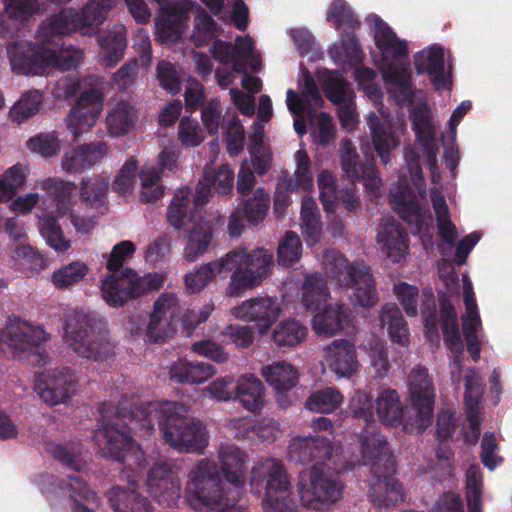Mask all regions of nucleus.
Wrapping results in <instances>:
<instances>
[{
	"label": "nucleus",
	"mask_w": 512,
	"mask_h": 512,
	"mask_svg": "<svg viewBox=\"0 0 512 512\" xmlns=\"http://www.w3.org/2000/svg\"><path fill=\"white\" fill-rule=\"evenodd\" d=\"M99 412V427L93 434L98 453L130 468H141L145 461L132 433L140 431L142 436H150L156 424L165 442L179 452L202 454L208 445L206 427L187 418L188 408L183 403L149 402L127 409L104 402Z\"/></svg>",
	"instance_id": "1"
},
{
	"label": "nucleus",
	"mask_w": 512,
	"mask_h": 512,
	"mask_svg": "<svg viewBox=\"0 0 512 512\" xmlns=\"http://www.w3.org/2000/svg\"><path fill=\"white\" fill-rule=\"evenodd\" d=\"M218 460L220 466L203 458L191 470L186 486L189 504L211 512H246L236 503L244 494L247 454L234 444H221Z\"/></svg>",
	"instance_id": "2"
},
{
	"label": "nucleus",
	"mask_w": 512,
	"mask_h": 512,
	"mask_svg": "<svg viewBox=\"0 0 512 512\" xmlns=\"http://www.w3.org/2000/svg\"><path fill=\"white\" fill-rule=\"evenodd\" d=\"M65 34H39L35 41H18L7 47L13 71L23 75H41L48 68L75 69L83 59L80 49L68 47Z\"/></svg>",
	"instance_id": "3"
},
{
	"label": "nucleus",
	"mask_w": 512,
	"mask_h": 512,
	"mask_svg": "<svg viewBox=\"0 0 512 512\" xmlns=\"http://www.w3.org/2000/svg\"><path fill=\"white\" fill-rule=\"evenodd\" d=\"M136 246L132 241L123 240L112 248L106 267L109 273L101 282V293L105 302L114 308L124 306L147 292L158 290L163 279L158 274L140 276L131 268L123 269L125 261L132 257Z\"/></svg>",
	"instance_id": "4"
},
{
	"label": "nucleus",
	"mask_w": 512,
	"mask_h": 512,
	"mask_svg": "<svg viewBox=\"0 0 512 512\" xmlns=\"http://www.w3.org/2000/svg\"><path fill=\"white\" fill-rule=\"evenodd\" d=\"M324 270L328 278L340 287H352L351 300L355 306L370 308L378 302L376 283L371 268L363 261L350 263L346 257L335 250L324 254Z\"/></svg>",
	"instance_id": "5"
},
{
	"label": "nucleus",
	"mask_w": 512,
	"mask_h": 512,
	"mask_svg": "<svg viewBox=\"0 0 512 512\" xmlns=\"http://www.w3.org/2000/svg\"><path fill=\"white\" fill-rule=\"evenodd\" d=\"M249 483L253 494L265 496V512H294L296 505L291 497V483L280 461L267 458L258 462L251 470Z\"/></svg>",
	"instance_id": "6"
},
{
	"label": "nucleus",
	"mask_w": 512,
	"mask_h": 512,
	"mask_svg": "<svg viewBox=\"0 0 512 512\" xmlns=\"http://www.w3.org/2000/svg\"><path fill=\"white\" fill-rule=\"evenodd\" d=\"M99 322L95 315L83 310H73L66 315V342L79 356L102 361L113 354L114 345L97 331Z\"/></svg>",
	"instance_id": "7"
},
{
	"label": "nucleus",
	"mask_w": 512,
	"mask_h": 512,
	"mask_svg": "<svg viewBox=\"0 0 512 512\" xmlns=\"http://www.w3.org/2000/svg\"><path fill=\"white\" fill-rule=\"evenodd\" d=\"M223 257L226 271L228 274L232 272L227 288L230 296H237L258 285L268 276L273 265L272 252L263 248L251 252L242 248L235 249Z\"/></svg>",
	"instance_id": "8"
},
{
	"label": "nucleus",
	"mask_w": 512,
	"mask_h": 512,
	"mask_svg": "<svg viewBox=\"0 0 512 512\" xmlns=\"http://www.w3.org/2000/svg\"><path fill=\"white\" fill-rule=\"evenodd\" d=\"M49 339L50 335L41 327L17 320L0 333V350H3L2 345H7L12 349V357L25 360L33 366H41L49 358L45 348Z\"/></svg>",
	"instance_id": "9"
},
{
	"label": "nucleus",
	"mask_w": 512,
	"mask_h": 512,
	"mask_svg": "<svg viewBox=\"0 0 512 512\" xmlns=\"http://www.w3.org/2000/svg\"><path fill=\"white\" fill-rule=\"evenodd\" d=\"M297 490L303 506L320 509V506H330L343 497L344 484L339 475L324 466H312L307 474H300Z\"/></svg>",
	"instance_id": "10"
},
{
	"label": "nucleus",
	"mask_w": 512,
	"mask_h": 512,
	"mask_svg": "<svg viewBox=\"0 0 512 512\" xmlns=\"http://www.w3.org/2000/svg\"><path fill=\"white\" fill-rule=\"evenodd\" d=\"M112 0H92L82 9H63L53 14L45 22V32H77L85 27H94L103 23Z\"/></svg>",
	"instance_id": "11"
},
{
	"label": "nucleus",
	"mask_w": 512,
	"mask_h": 512,
	"mask_svg": "<svg viewBox=\"0 0 512 512\" xmlns=\"http://www.w3.org/2000/svg\"><path fill=\"white\" fill-rule=\"evenodd\" d=\"M339 151L341 166L347 178L353 183L362 181L370 196L379 197L382 181L376 170L374 155L365 154V161L362 162L349 139L342 141Z\"/></svg>",
	"instance_id": "12"
},
{
	"label": "nucleus",
	"mask_w": 512,
	"mask_h": 512,
	"mask_svg": "<svg viewBox=\"0 0 512 512\" xmlns=\"http://www.w3.org/2000/svg\"><path fill=\"white\" fill-rule=\"evenodd\" d=\"M77 388L76 376L69 368L44 370L35 375L34 389L49 406L66 403Z\"/></svg>",
	"instance_id": "13"
},
{
	"label": "nucleus",
	"mask_w": 512,
	"mask_h": 512,
	"mask_svg": "<svg viewBox=\"0 0 512 512\" xmlns=\"http://www.w3.org/2000/svg\"><path fill=\"white\" fill-rule=\"evenodd\" d=\"M338 451L339 447L330 438L316 434L291 438L287 455L295 463L324 466L325 461L331 460Z\"/></svg>",
	"instance_id": "14"
},
{
	"label": "nucleus",
	"mask_w": 512,
	"mask_h": 512,
	"mask_svg": "<svg viewBox=\"0 0 512 512\" xmlns=\"http://www.w3.org/2000/svg\"><path fill=\"white\" fill-rule=\"evenodd\" d=\"M148 492L160 505L174 507L181 496L177 467L168 461H158L149 470Z\"/></svg>",
	"instance_id": "15"
},
{
	"label": "nucleus",
	"mask_w": 512,
	"mask_h": 512,
	"mask_svg": "<svg viewBox=\"0 0 512 512\" xmlns=\"http://www.w3.org/2000/svg\"><path fill=\"white\" fill-rule=\"evenodd\" d=\"M408 389L412 408L416 411L417 428L423 431L431 425L435 402L434 388L425 367L419 366L410 372Z\"/></svg>",
	"instance_id": "16"
},
{
	"label": "nucleus",
	"mask_w": 512,
	"mask_h": 512,
	"mask_svg": "<svg viewBox=\"0 0 512 512\" xmlns=\"http://www.w3.org/2000/svg\"><path fill=\"white\" fill-rule=\"evenodd\" d=\"M391 202L395 211L410 227L413 235H428L433 228V217L430 210H423L413 190L409 186H400L391 192Z\"/></svg>",
	"instance_id": "17"
},
{
	"label": "nucleus",
	"mask_w": 512,
	"mask_h": 512,
	"mask_svg": "<svg viewBox=\"0 0 512 512\" xmlns=\"http://www.w3.org/2000/svg\"><path fill=\"white\" fill-rule=\"evenodd\" d=\"M103 94L97 89L84 91L66 118L67 129L75 139L88 132L97 122L103 108Z\"/></svg>",
	"instance_id": "18"
},
{
	"label": "nucleus",
	"mask_w": 512,
	"mask_h": 512,
	"mask_svg": "<svg viewBox=\"0 0 512 512\" xmlns=\"http://www.w3.org/2000/svg\"><path fill=\"white\" fill-rule=\"evenodd\" d=\"M359 442L363 462L371 467L372 473L395 471L393 455L388 450V442L380 433L378 426L364 427L360 433Z\"/></svg>",
	"instance_id": "19"
},
{
	"label": "nucleus",
	"mask_w": 512,
	"mask_h": 512,
	"mask_svg": "<svg viewBox=\"0 0 512 512\" xmlns=\"http://www.w3.org/2000/svg\"><path fill=\"white\" fill-rule=\"evenodd\" d=\"M281 306L276 298H251L234 308V315L244 321L254 322L260 334L266 333L280 317Z\"/></svg>",
	"instance_id": "20"
},
{
	"label": "nucleus",
	"mask_w": 512,
	"mask_h": 512,
	"mask_svg": "<svg viewBox=\"0 0 512 512\" xmlns=\"http://www.w3.org/2000/svg\"><path fill=\"white\" fill-rule=\"evenodd\" d=\"M377 242L381 245L383 253L393 263H400L408 254V234L401 224L392 217L382 219Z\"/></svg>",
	"instance_id": "21"
},
{
	"label": "nucleus",
	"mask_w": 512,
	"mask_h": 512,
	"mask_svg": "<svg viewBox=\"0 0 512 512\" xmlns=\"http://www.w3.org/2000/svg\"><path fill=\"white\" fill-rule=\"evenodd\" d=\"M410 118L417 142L422 148L425 163L430 170H434L437 167L438 147L430 112L427 108L418 107L412 111Z\"/></svg>",
	"instance_id": "22"
},
{
	"label": "nucleus",
	"mask_w": 512,
	"mask_h": 512,
	"mask_svg": "<svg viewBox=\"0 0 512 512\" xmlns=\"http://www.w3.org/2000/svg\"><path fill=\"white\" fill-rule=\"evenodd\" d=\"M393 473H372L368 497L374 507L389 508L404 501L403 486L393 477Z\"/></svg>",
	"instance_id": "23"
},
{
	"label": "nucleus",
	"mask_w": 512,
	"mask_h": 512,
	"mask_svg": "<svg viewBox=\"0 0 512 512\" xmlns=\"http://www.w3.org/2000/svg\"><path fill=\"white\" fill-rule=\"evenodd\" d=\"M415 69L418 74H427L436 91H441L451 84L445 75L444 50L440 46H432L415 54Z\"/></svg>",
	"instance_id": "24"
},
{
	"label": "nucleus",
	"mask_w": 512,
	"mask_h": 512,
	"mask_svg": "<svg viewBox=\"0 0 512 512\" xmlns=\"http://www.w3.org/2000/svg\"><path fill=\"white\" fill-rule=\"evenodd\" d=\"M175 300L174 294L163 293L155 301L146 332L150 342H164L175 334V328L170 325V312Z\"/></svg>",
	"instance_id": "25"
},
{
	"label": "nucleus",
	"mask_w": 512,
	"mask_h": 512,
	"mask_svg": "<svg viewBox=\"0 0 512 512\" xmlns=\"http://www.w3.org/2000/svg\"><path fill=\"white\" fill-rule=\"evenodd\" d=\"M329 368L338 376L349 377L358 368L355 345L346 339H336L325 347Z\"/></svg>",
	"instance_id": "26"
},
{
	"label": "nucleus",
	"mask_w": 512,
	"mask_h": 512,
	"mask_svg": "<svg viewBox=\"0 0 512 512\" xmlns=\"http://www.w3.org/2000/svg\"><path fill=\"white\" fill-rule=\"evenodd\" d=\"M135 481L129 487L113 486L106 492L107 500L114 512H152L150 501L142 496Z\"/></svg>",
	"instance_id": "27"
},
{
	"label": "nucleus",
	"mask_w": 512,
	"mask_h": 512,
	"mask_svg": "<svg viewBox=\"0 0 512 512\" xmlns=\"http://www.w3.org/2000/svg\"><path fill=\"white\" fill-rule=\"evenodd\" d=\"M349 321V308L344 304L327 305L312 318L311 324L317 335L334 336L341 332Z\"/></svg>",
	"instance_id": "28"
},
{
	"label": "nucleus",
	"mask_w": 512,
	"mask_h": 512,
	"mask_svg": "<svg viewBox=\"0 0 512 512\" xmlns=\"http://www.w3.org/2000/svg\"><path fill=\"white\" fill-rule=\"evenodd\" d=\"M214 236V225L204 217L195 220L188 231L184 257L188 262L196 261L207 252Z\"/></svg>",
	"instance_id": "29"
},
{
	"label": "nucleus",
	"mask_w": 512,
	"mask_h": 512,
	"mask_svg": "<svg viewBox=\"0 0 512 512\" xmlns=\"http://www.w3.org/2000/svg\"><path fill=\"white\" fill-rule=\"evenodd\" d=\"M374 39L383 58L389 61L384 69L403 67L410 71L408 46L405 40H400L397 34H374Z\"/></svg>",
	"instance_id": "30"
},
{
	"label": "nucleus",
	"mask_w": 512,
	"mask_h": 512,
	"mask_svg": "<svg viewBox=\"0 0 512 512\" xmlns=\"http://www.w3.org/2000/svg\"><path fill=\"white\" fill-rule=\"evenodd\" d=\"M375 403L378 419L383 425L397 428L403 424L404 406L396 390H382Z\"/></svg>",
	"instance_id": "31"
},
{
	"label": "nucleus",
	"mask_w": 512,
	"mask_h": 512,
	"mask_svg": "<svg viewBox=\"0 0 512 512\" xmlns=\"http://www.w3.org/2000/svg\"><path fill=\"white\" fill-rule=\"evenodd\" d=\"M160 5L162 28L156 32H179L185 26L188 12L192 8L191 0H155Z\"/></svg>",
	"instance_id": "32"
},
{
	"label": "nucleus",
	"mask_w": 512,
	"mask_h": 512,
	"mask_svg": "<svg viewBox=\"0 0 512 512\" xmlns=\"http://www.w3.org/2000/svg\"><path fill=\"white\" fill-rule=\"evenodd\" d=\"M215 373L214 367L203 361H178L170 368V379L177 383L200 384Z\"/></svg>",
	"instance_id": "33"
},
{
	"label": "nucleus",
	"mask_w": 512,
	"mask_h": 512,
	"mask_svg": "<svg viewBox=\"0 0 512 512\" xmlns=\"http://www.w3.org/2000/svg\"><path fill=\"white\" fill-rule=\"evenodd\" d=\"M234 400H238L243 408L256 412L264 404V387L262 382L254 375L243 376L236 381Z\"/></svg>",
	"instance_id": "34"
},
{
	"label": "nucleus",
	"mask_w": 512,
	"mask_h": 512,
	"mask_svg": "<svg viewBox=\"0 0 512 512\" xmlns=\"http://www.w3.org/2000/svg\"><path fill=\"white\" fill-rule=\"evenodd\" d=\"M212 310V305H205L198 312L192 309L181 312L176 299L170 312V325L175 328V334L189 337L198 325L207 321Z\"/></svg>",
	"instance_id": "35"
},
{
	"label": "nucleus",
	"mask_w": 512,
	"mask_h": 512,
	"mask_svg": "<svg viewBox=\"0 0 512 512\" xmlns=\"http://www.w3.org/2000/svg\"><path fill=\"white\" fill-rule=\"evenodd\" d=\"M308 328L294 318L280 321L272 332V341L283 351L294 348L305 341Z\"/></svg>",
	"instance_id": "36"
},
{
	"label": "nucleus",
	"mask_w": 512,
	"mask_h": 512,
	"mask_svg": "<svg viewBox=\"0 0 512 512\" xmlns=\"http://www.w3.org/2000/svg\"><path fill=\"white\" fill-rule=\"evenodd\" d=\"M373 148L383 165L391 162L392 151L399 145V140L391 127L384 125L374 116L370 122Z\"/></svg>",
	"instance_id": "37"
},
{
	"label": "nucleus",
	"mask_w": 512,
	"mask_h": 512,
	"mask_svg": "<svg viewBox=\"0 0 512 512\" xmlns=\"http://www.w3.org/2000/svg\"><path fill=\"white\" fill-rule=\"evenodd\" d=\"M384 80L391 85L388 92L398 105L411 104L413 98L411 72L403 67L383 70Z\"/></svg>",
	"instance_id": "38"
},
{
	"label": "nucleus",
	"mask_w": 512,
	"mask_h": 512,
	"mask_svg": "<svg viewBox=\"0 0 512 512\" xmlns=\"http://www.w3.org/2000/svg\"><path fill=\"white\" fill-rule=\"evenodd\" d=\"M325 19L336 30L356 32L361 28L358 15L346 0H332Z\"/></svg>",
	"instance_id": "39"
},
{
	"label": "nucleus",
	"mask_w": 512,
	"mask_h": 512,
	"mask_svg": "<svg viewBox=\"0 0 512 512\" xmlns=\"http://www.w3.org/2000/svg\"><path fill=\"white\" fill-rule=\"evenodd\" d=\"M380 322L387 331L392 342L406 345L409 341V330L407 322L400 308L395 303L383 305L380 314Z\"/></svg>",
	"instance_id": "40"
},
{
	"label": "nucleus",
	"mask_w": 512,
	"mask_h": 512,
	"mask_svg": "<svg viewBox=\"0 0 512 512\" xmlns=\"http://www.w3.org/2000/svg\"><path fill=\"white\" fill-rule=\"evenodd\" d=\"M109 180L103 176L86 177L81 181L79 198L86 209L99 210L105 204Z\"/></svg>",
	"instance_id": "41"
},
{
	"label": "nucleus",
	"mask_w": 512,
	"mask_h": 512,
	"mask_svg": "<svg viewBox=\"0 0 512 512\" xmlns=\"http://www.w3.org/2000/svg\"><path fill=\"white\" fill-rule=\"evenodd\" d=\"M263 376L266 382L273 387L275 391H290L298 383V370L286 362H274L263 369Z\"/></svg>",
	"instance_id": "42"
},
{
	"label": "nucleus",
	"mask_w": 512,
	"mask_h": 512,
	"mask_svg": "<svg viewBox=\"0 0 512 512\" xmlns=\"http://www.w3.org/2000/svg\"><path fill=\"white\" fill-rule=\"evenodd\" d=\"M42 187L52 197L57 214L60 217L66 216L72 209V194L76 190L75 183L60 178H48L43 182Z\"/></svg>",
	"instance_id": "43"
},
{
	"label": "nucleus",
	"mask_w": 512,
	"mask_h": 512,
	"mask_svg": "<svg viewBox=\"0 0 512 512\" xmlns=\"http://www.w3.org/2000/svg\"><path fill=\"white\" fill-rule=\"evenodd\" d=\"M329 297L326 280L318 273L305 277L302 285V303L307 310H319Z\"/></svg>",
	"instance_id": "44"
},
{
	"label": "nucleus",
	"mask_w": 512,
	"mask_h": 512,
	"mask_svg": "<svg viewBox=\"0 0 512 512\" xmlns=\"http://www.w3.org/2000/svg\"><path fill=\"white\" fill-rule=\"evenodd\" d=\"M215 275H221L225 278L228 275L224 257L219 260L209 262L202 265L194 272H190L185 276V285L189 293L200 292Z\"/></svg>",
	"instance_id": "45"
},
{
	"label": "nucleus",
	"mask_w": 512,
	"mask_h": 512,
	"mask_svg": "<svg viewBox=\"0 0 512 512\" xmlns=\"http://www.w3.org/2000/svg\"><path fill=\"white\" fill-rule=\"evenodd\" d=\"M136 118V110L128 102H118L106 117V127L111 136H122L134 126Z\"/></svg>",
	"instance_id": "46"
},
{
	"label": "nucleus",
	"mask_w": 512,
	"mask_h": 512,
	"mask_svg": "<svg viewBox=\"0 0 512 512\" xmlns=\"http://www.w3.org/2000/svg\"><path fill=\"white\" fill-rule=\"evenodd\" d=\"M126 34H101L98 38L102 63L114 67L123 58L127 46Z\"/></svg>",
	"instance_id": "47"
},
{
	"label": "nucleus",
	"mask_w": 512,
	"mask_h": 512,
	"mask_svg": "<svg viewBox=\"0 0 512 512\" xmlns=\"http://www.w3.org/2000/svg\"><path fill=\"white\" fill-rule=\"evenodd\" d=\"M341 393L332 387L312 392L306 399L305 407L316 413L328 414L335 411L342 403Z\"/></svg>",
	"instance_id": "48"
},
{
	"label": "nucleus",
	"mask_w": 512,
	"mask_h": 512,
	"mask_svg": "<svg viewBox=\"0 0 512 512\" xmlns=\"http://www.w3.org/2000/svg\"><path fill=\"white\" fill-rule=\"evenodd\" d=\"M191 194L189 187L177 189L167 208L166 219L176 230L183 228L188 217Z\"/></svg>",
	"instance_id": "49"
},
{
	"label": "nucleus",
	"mask_w": 512,
	"mask_h": 512,
	"mask_svg": "<svg viewBox=\"0 0 512 512\" xmlns=\"http://www.w3.org/2000/svg\"><path fill=\"white\" fill-rule=\"evenodd\" d=\"M270 205V196L264 188H257L239 210L250 225H257L264 220Z\"/></svg>",
	"instance_id": "50"
},
{
	"label": "nucleus",
	"mask_w": 512,
	"mask_h": 512,
	"mask_svg": "<svg viewBox=\"0 0 512 512\" xmlns=\"http://www.w3.org/2000/svg\"><path fill=\"white\" fill-rule=\"evenodd\" d=\"M302 255V242L296 232L288 230L280 240L277 249L278 263L290 267L300 260Z\"/></svg>",
	"instance_id": "51"
},
{
	"label": "nucleus",
	"mask_w": 512,
	"mask_h": 512,
	"mask_svg": "<svg viewBox=\"0 0 512 512\" xmlns=\"http://www.w3.org/2000/svg\"><path fill=\"white\" fill-rule=\"evenodd\" d=\"M70 497L73 499L72 512H94L85 504L81 503L77 498H81L87 502L98 504V495L91 490L87 483L80 477L75 475L68 476Z\"/></svg>",
	"instance_id": "52"
},
{
	"label": "nucleus",
	"mask_w": 512,
	"mask_h": 512,
	"mask_svg": "<svg viewBox=\"0 0 512 512\" xmlns=\"http://www.w3.org/2000/svg\"><path fill=\"white\" fill-rule=\"evenodd\" d=\"M42 101V94L37 90L24 93L11 108L10 117L21 123L39 111Z\"/></svg>",
	"instance_id": "53"
},
{
	"label": "nucleus",
	"mask_w": 512,
	"mask_h": 512,
	"mask_svg": "<svg viewBox=\"0 0 512 512\" xmlns=\"http://www.w3.org/2000/svg\"><path fill=\"white\" fill-rule=\"evenodd\" d=\"M203 179L222 195L229 194L234 186V172L228 164H222L217 169L206 168Z\"/></svg>",
	"instance_id": "54"
},
{
	"label": "nucleus",
	"mask_w": 512,
	"mask_h": 512,
	"mask_svg": "<svg viewBox=\"0 0 512 512\" xmlns=\"http://www.w3.org/2000/svg\"><path fill=\"white\" fill-rule=\"evenodd\" d=\"M40 231L47 244L54 250L64 252L70 248V241L65 238L55 217L46 216L42 218L40 221Z\"/></svg>",
	"instance_id": "55"
},
{
	"label": "nucleus",
	"mask_w": 512,
	"mask_h": 512,
	"mask_svg": "<svg viewBox=\"0 0 512 512\" xmlns=\"http://www.w3.org/2000/svg\"><path fill=\"white\" fill-rule=\"evenodd\" d=\"M350 412L354 419L363 421L364 427L378 426L374 419L372 398L369 394L357 391L351 400Z\"/></svg>",
	"instance_id": "56"
},
{
	"label": "nucleus",
	"mask_w": 512,
	"mask_h": 512,
	"mask_svg": "<svg viewBox=\"0 0 512 512\" xmlns=\"http://www.w3.org/2000/svg\"><path fill=\"white\" fill-rule=\"evenodd\" d=\"M88 273V267L82 262H72L55 271L52 282L59 289L68 288L81 281Z\"/></svg>",
	"instance_id": "57"
},
{
	"label": "nucleus",
	"mask_w": 512,
	"mask_h": 512,
	"mask_svg": "<svg viewBox=\"0 0 512 512\" xmlns=\"http://www.w3.org/2000/svg\"><path fill=\"white\" fill-rule=\"evenodd\" d=\"M25 181L26 175L20 164L10 167L0 179V202L12 199Z\"/></svg>",
	"instance_id": "58"
},
{
	"label": "nucleus",
	"mask_w": 512,
	"mask_h": 512,
	"mask_svg": "<svg viewBox=\"0 0 512 512\" xmlns=\"http://www.w3.org/2000/svg\"><path fill=\"white\" fill-rule=\"evenodd\" d=\"M327 99L336 105H342L353 97L348 82L340 77H328L323 83Z\"/></svg>",
	"instance_id": "59"
},
{
	"label": "nucleus",
	"mask_w": 512,
	"mask_h": 512,
	"mask_svg": "<svg viewBox=\"0 0 512 512\" xmlns=\"http://www.w3.org/2000/svg\"><path fill=\"white\" fill-rule=\"evenodd\" d=\"M50 452L56 460L73 471L78 472L83 467L81 451L76 445L53 444Z\"/></svg>",
	"instance_id": "60"
},
{
	"label": "nucleus",
	"mask_w": 512,
	"mask_h": 512,
	"mask_svg": "<svg viewBox=\"0 0 512 512\" xmlns=\"http://www.w3.org/2000/svg\"><path fill=\"white\" fill-rule=\"evenodd\" d=\"M394 294L409 317L418 314L419 290L406 282L394 285Z\"/></svg>",
	"instance_id": "61"
},
{
	"label": "nucleus",
	"mask_w": 512,
	"mask_h": 512,
	"mask_svg": "<svg viewBox=\"0 0 512 512\" xmlns=\"http://www.w3.org/2000/svg\"><path fill=\"white\" fill-rule=\"evenodd\" d=\"M157 78L160 86L171 95H176L181 90L179 73L169 61L162 60L157 64Z\"/></svg>",
	"instance_id": "62"
},
{
	"label": "nucleus",
	"mask_w": 512,
	"mask_h": 512,
	"mask_svg": "<svg viewBox=\"0 0 512 512\" xmlns=\"http://www.w3.org/2000/svg\"><path fill=\"white\" fill-rule=\"evenodd\" d=\"M27 147L44 157H51L60 150V141L53 133H40L27 141Z\"/></svg>",
	"instance_id": "63"
},
{
	"label": "nucleus",
	"mask_w": 512,
	"mask_h": 512,
	"mask_svg": "<svg viewBox=\"0 0 512 512\" xmlns=\"http://www.w3.org/2000/svg\"><path fill=\"white\" fill-rule=\"evenodd\" d=\"M225 137L228 153L237 156L243 150L245 141V130L238 118L228 123Z\"/></svg>",
	"instance_id": "64"
}]
</instances>
